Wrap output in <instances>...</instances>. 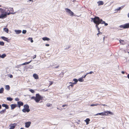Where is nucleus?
Listing matches in <instances>:
<instances>
[{
	"mask_svg": "<svg viewBox=\"0 0 129 129\" xmlns=\"http://www.w3.org/2000/svg\"><path fill=\"white\" fill-rule=\"evenodd\" d=\"M91 21H92L93 22L96 24V25H97L98 26L100 24H101L102 20L100 19L99 17L97 16H95L93 18H91Z\"/></svg>",
	"mask_w": 129,
	"mask_h": 129,
	"instance_id": "nucleus-1",
	"label": "nucleus"
},
{
	"mask_svg": "<svg viewBox=\"0 0 129 129\" xmlns=\"http://www.w3.org/2000/svg\"><path fill=\"white\" fill-rule=\"evenodd\" d=\"M43 98V97L41 96L39 93L36 94L35 97L32 96L31 98V99L34 100L37 103L39 102L40 100H42Z\"/></svg>",
	"mask_w": 129,
	"mask_h": 129,
	"instance_id": "nucleus-2",
	"label": "nucleus"
},
{
	"mask_svg": "<svg viewBox=\"0 0 129 129\" xmlns=\"http://www.w3.org/2000/svg\"><path fill=\"white\" fill-rule=\"evenodd\" d=\"M120 28H123L124 29L129 28V22L121 25L119 26Z\"/></svg>",
	"mask_w": 129,
	"mask_h": 129,
	"instance_id": "nucleus-3",
	"label": "nucleus"
},
{
	"mask_svg": "<svg viewBox=\"0 0 129 129\" xmlns=\"http://www.w3.org/2000/svg\"><path fill=\"white\" fill-rule=\"evenodd\" d=\"M66 11L71 16H73L74 15V13L73 12L71 11L68 8H67L66 9Z\"/></svg>",
	"mask_w": 129,
	"mask_h": 129,
	"instance_id": "nucleus-4",
	"label": "nucleus"
},
{
	"mask_svg": "<svg viewBox=\"0 0 129 129\" xmlns=\"http://www.w3.org/2000/svg\"><path fill=\"white\" fill-rule=\"evenodd\" d=\"M6 13H5V12L2 13L0 15L1 19H3L4 18H6L7 17V16L6 15Z\"/></svg>",
	"mask_w": 129,
	"mask_h": 129,
	"instance_id": "nucleus-5",
	"label": "nucleus"
},
{
	"mask_svg": "<svg viewBox=\"0 0 129 129\" xmlns=\"http://www.w3.org/2000/svg\"><path fill=\"white\" fill-rule=\"evenodd\" d=\"M31 122H26L25 123V127L26 128L28 127L31 124Z\"/></svg>",
	"mask_w": 129,
	"mask_h": 129,
	"instance_id": "nucleus-6",
	"label": "nucleus"
},
{
	"mask_svg": "<svg viewBox=\"0 0 129 129\" xmlns=\"http://www.w3.org/2000/svg\"><path fill=\"white\" fill-rule=\"evenodd\" d=\"M105 113L106 115H108V114H109L110 115H113V113L111 112V111H105Z\"/></svg>",
	"mask_w": 129,
	"mask_h": 129,
	"instance_id": "nucleus-7",
	"label": "nucleus"
},
{
	"mask_svg": "<svg viewBox=\"0 0 129 129\" xmlns=\"http://www.w3.org/2000/svg\"><path fill=\"white\" fill-rule=\"evenodd\" d=\"M16 124L15 123H14L13 124H11L10 126V128L9 129H13L15 127Z\"/></svg>",
	"mask_w": 129,
	"mask_h": 129,
	"instance_id": "nucleus-8",
	"label": "nucleus"
},
{
	"mask_svg": "<svg viewBox=\"0 0 129 129\" xmlns=\"http://www.w3.org/2000/svg\"><path fill=\"white\" fill-rule=\"evenodd\" d=\"M17 104L18 105V107H20L21 106H22L23 105V103L21 101H19L17 102Z\"/></svg>",
	"mask_w": 129,
	"mask_h": 129,
	"instance_id": "nucleus-9",
	"label": "nucleus"
},
{
	"mask_svg": "<svg viewBox=\"0 0 129 129\" xmlns=\"http://www.w3.org/2000/svg\"><path fill=\"white\" fill-rule=\"evenodd\" d=\"M105 115H106V114L105 113V112L104 111V112H103L97 113L95 115H94L96 116L98 115H100L102 116H104Z\"/></svg>",
	"mask_w": 129,
	"mask_h": 129,
	"instance_id": "nucleus-10",
	"label": "nucleus"
},
{
	"mask_svg": "<svg viewBox=\"0 0 129 129\" xmlns=\"http://www.w3.org/2000/svg\"><path fill=\"white\" fill-rule=\"evenodd\" d=\"M1 38L4 40L8 42H9V40L7 38H6L2 36L1 37Z\"/></svg>",
	"mask_w": 129,
	"mask_h": 129,
	"instance_id": "nucleus-11",
	"label": "nucleus"
},
{
	"mask_svg": "<svg viewBox=\"0 0 129 129\" xmlns=\"http://www.w3.org/2000/svg\"><path fill=\"white\" fill-rule=\"evenodd\" d=\"M14 31L17 34H19L21 32V31L20 30H15Z\"/></svg>",
	"mask_w": 129,
	"mask_h": 129,
	"instance_id": "nucleus-12",
	"label": "nucleus"
},
{
	"mask_svg": "<svg viewBox=\"0 0 129 129\" xmlns=\"http://www.w3.org/2000/svg\"><path fill=\"white\" fill-rule=\"evenodd\" d=\"M17 106V105L15 104H11V109H14L15 108H16Z\"/></svg>",
	"mask_w": 129,
	"mask_h": 129,
	"instance_id": "nucleus-13",
	"label": "nucleus"
},
{
	"mask_svg": "<svg viewBox=\"0 0 129 129\" xmlns=\"http://www.w3.org/2000/svg\"><path fill=\"white\" fill-rule=\"evenodd\" d=\"M97 3L98 4L99 6L103 5L104 4L103 2L102 1L98 2Z\"/></svg>",
	"mask_w": 129,
	"mask_h": 129,
	"instance_id": "nucleus-14",
	"label": "nucleus"
},
{
	"mask_svg": "<svg viewBox=\"0 0 129 129\" xmlns=\"http://www.w3.org/2000/svg\"><path fill=\"white\" fill-rule=\"evenodd\" d=\"M24 107L27 110H29V111H30V110L29 109V106L27 104L24 105Z\"/></svg>",
	"mask_w": 129,
	"mask_h": 129,
	"instance_id": "nucleus-15",
	"label": "nucleus"
},
{
	"mask_svg": "<svg viewBox=\"0 0 129 129\" xmlns=\"http://www.w3.org/2000/svg\"><path fill=\"white\" fill-rule=\"evenodd\" d=\"M2 106L4 107H5V109H8L9 108V106H8L6 104H3Z\"/></svg>",
	"mask_w": 129,
	"mask_h": 129,
	"instance_id": "nucleus-16",
	"label": "nucleus"
},
{
	"mask_svg": "<svg viewBox=\"0 0 129 129\" xmlns=\"http://www.w3.org/2000/svg\"><path fill=\"white\" fill-rule=\"evenodd\" d=\"M42 39L44 41H49L50 40L49 38L47 37H43L42 38Z\"/></svg>",
	"mask_w": 129,
	"mask_h": 129,
	"instance_id": "nucleus-17",
	"label": "nucleus"
},
{
	"mask_svg": "<svg viewBox=\"0 0 129 129\" xmlns=\"http://www.w3.org/2000/svg\"><path fill=\"white\" fill-rule=\"evenodd\" d=\"M22 111L24 112H28L30 111H29V110H27L26 109H25V108L23 109L22 110Z\"/></svg>",
	"mask_w": 129,
	"mask_h": 129,
	"instance_id": "nucleus-18",
	"label": "nucleus"
},
{
	"mask_svg": "<svg viewBox=\"0 0 129 129\" xmlns=\"http://www.w3.org/2000/svg\"><path fill=\"white\" fill-rule=\"evenodd\" d=\"M33 76L35 79H37L38 78V76L36 74H34Z\"/></svg>",
	"mask_w": 129,
	"mask_h": 129,
	"instance_id": "nucleus-19",
	"label": "nucleus"
},
{
	"mask_svg": "<svg viewBox=\"0 0 129 129\" xmlns=\"http://www.w3.org/2000/svg\"><path fill=\"white\" fill-rule=\"evenodd\" d=\"M5 13H6V15L7 16V15H10V14H15V12H9V13H7L6 12H5Z\"/></svg>",
	"mask_w": 129,
	"mask_h": 129,
	"instance_id": "nucleus-20",
	"label": "nucleus"
},
{
	"mask_svg": "<svg viewBox=\"0 0 129 129\" xmlns=\"http://www.w3.org/2000/svg\"><path fill=\"white\" fill-rule=\"evenodd\" d=\"M90 120L89 118H87L85 120V121L86 123V124L87 125L89 123V122L90 121Z\"/></svg>",
	"mask_w": 129,
	"mask_h": 129,
	"instance_id": "nucleus-21",
	"label": "nucleus"
},
{
	"mask_svg": "<svg viewBox=\"0 0 129 129\" xmlns=\"http://www.w3.org/2000/svg\"><path fill=\"white\" fill-rule=\"evenodd\" d=\"M6 110V109L2 110L0 111V113L1 114H3L5 112Z\"/></svg>",
	"mask_w": 129,
	"mask_h": 129,
	"instance_id": "nucleus-22",
	"label": "nucleus"
},
{
	"mask_svg": "<svg viewBox=\"0 0 129 129\" xmlns=\"http://www.w3.org/2000/svg\"><path fill=\"white\" fill-rule=\"evenodd\" d=\"M119 42L122 45H124L125 44V43L124 42V40H120Z\"/></svg>",
	"mask_w": 129,
	"mask_h": 129,
	"instance_id": "nucleus-23",
	"label": "nucleus"
},
{
	"mask_svg": "<svg viewBox=\"0 0 129 129\" xmlns=\"http://www.w3.org/2000/svg\"><path fill=\"white\" fill-rule=\"evenodd\" d=\"M5 88L8 90H9L10 89V86L9 85H6L5 86Z\"/></svg>",
	"mask_w": 129,
	"mask_h": 129,
	"instance_id": "nucleus-24",
	"label": "nucleus"
},
{
	"mask_svg": "<svg viewBox=\"0 0 129 129\" xmlns=\"http://www.w3.org/2000/svg\"><path fill=\"white\" fill-rule=\"evenodd\" d=\"M101 24H104L106 26H107L108 25V24L107 23H105V21H103V20L102 21V22L101 23Z\"/></svg>",
	"mask_w": 129,
	"mask_h": 129,
	"instance_id": "nucleus-25",
	"label": "nucleus"
},
{
	"mask_svg": "<svg viewBox=\"0 0 129 129\" xmlns=\"http://www.w3.org/2000/svg\"><path fill=\"white\" fill-rule=\"evenodd\" d=\"M4 30L7 33H8L9 31V29L8 28H4Z\"/></svg>",
	"mask_w": 129,
	"mask_h": 129,
	"instance_id": "nucleus-26",
	"label": "nucleus"
},
{
	"mask_svg": "<svg viewBox=\"0 0 129 129\" xmlns=\"http://www.w3.org/2000/svg\"><path fill=\"white\" fill-rule=\"evenodd\" d=\"M31 61V60H30V61L27 62H26L24 63H23L21 65H27L29 63H30Z\"/></svg>",
	"mask_w": 129,
	"mask_h": 129,
	"instance_id": "nucleus-27",
	"label": "nucleus"
},
{
	"mask_svg": "<svg viewBox=\"0 0 129 129\" xmlns=\"http://www.w3.org/2000/svg\"><path fill=\"white\" fill-rule=\"evenodd\" d=\"M83 78L81 77L80 78H79L78 79V80L80 82H83L84 81V80L83 79Z\"/></svg>",
	"mask_w": 129,
	"mask_h": 129,
	"instance_id": "nucleus-28",
	"label": "nucleus"
},
{
	"mask_svg": "<svg viewBox=\"0 0 129 129\" xmlns=\"http://www.w3.org/2000/svg\"><path fill=\"white\" fill-rule=\"evenodd\" d=\"M6 56V55L5 54H4L2 55H1L0 57L2 58H4Z\"/></svg>",
	"mask_w": 129,
	"mask_h": 129,
	"instance_id": "nucleus-29",
	"label": "nucleus"
},
{
	"mask_svg": "<svg viewBox=\"0 0 129 129\" xmlns=\"http://www.w3.org/2000/svg\"><path fill=\"white\" fill-rule=\"evenodd\" d=\"M7 99L8 100L10 101H12L13 100L12 98L10 97H7Z\"/></svg>",
	"mask_w": 129,
	"mask_h": 129,
	"instance_id": "nucleus-30",
	"label": "nucleus"
},
{
	"mask_svg": "<svg viewBox=\"0 0 129 129\" xmlns=\"http://www.w3.org/2000/svg\"><path fill=\"white\" fill-rule=\"evenodd\" d=\"M4 88L3 87L1 88L0 89V93H2L4 91Z\"/></svg>",
	"mask_w": 129,
	"mask_h": 129,
	"instance_id": "nucleus-31",
	"label": "nucleus"
},
{
	"mask_svg": "<svg viewBox=\"0 0 129 129\" xmlns=\"http://www.w3.org/2000/svg\"><path fill=\"white\" fill-rule=\"evenodd\" d=\"M28 40H30L31 43H33V38H29L28 39Z\"/></svg>",
	"mask_w": 129,
	"mask_h": 129,
	"instance_id": "nucleus-32",
	"label": "nucleus"
},
{
	"mask_svg": "<svg viewBox=\"0 0 129 129\" xmlns=\"http://www.w3.org/2000/svg\"><path fill=\"white\" fill-rule=\"evenodd\" d=\"M124 7V6H121V7H119L118 9H117V10H120L121 9H122Z\"/></svg>",
	"mask_w": 129,
	"mask_h": 129,
	"instance_id": "nucleus-33",
	"label": "nucleus"
},
{
	"mask_svg": "<svg viewBox=\"0 0 129 129\" xmlns=\"http://www.w3.org/2000/svg\"><path fill=\"white\" fill-rule=\"evenodd\" d=\"M4 43L3 42H0V45L2 46H4Z\"/></svg>",
	"mask_w": 129,
	"mask_h": 129,
	"instance_id": "nucleus-34",
	"label": "nucleus"
},
{
	"mask_svg": "<svg viewBox=\"0 0 129 129\" xmlns=\"http://www.w3.org/2000/svg\"><path fill=\"white\" fill-rule=\"evenodd\" d=\"M98 105L97 104H92L90 105V106H97Z\"/></svg>",
	"mask_w": 129,
	"mask_h": 129,
	"instance_id": "nucleus-35",
	"label": "nucleus"
},
{
	"mask_svg": "<svg viewBox=\"0 0 129 129\" xmlns=\"http://www.w3.org/2000/svg\"><path fill=\"white\" fill-rule=\"evenodd\" d=\"M26 33V30H22V33L23 34H25Z\"/></svg>",
	"mask_w": 129,
	"mask_h": 129,
	"instance_id": "nucleus-36",
	"label": "nucleus"
},
{
	"mask_svg": "<svg viewBox=\"0 0 129 129\" xmlns=\"http://www.w3.org/2000/svg\"><path fill=\"white\" fill-rule=\"evenodd\" d=\"M73 81L75 82H76V83L78 82V80L75 78L74 79H73Z\"/></svg>",
	"mask_w": 129,
	"mask_h": 129,
	"instance_id": "nucleus-37",
	"label": "nucleus"
},
{
	"mask_svg": "<svg viewBox=\"0 0 129 129\" xmlns=\"http://www.w3.org/2000/svg\"><path fill=\"white\" fill-rule=\"evenodd\" d=\"M0 11L2 13H4V10L2 8H0Z\"/></svg>",
	"mask_w": 129,
	"mask_h": 129,
	"instance_id": "nucleus-38",
	"label": "nucleus"
},
{
	"mask_svg": "<svg viewBox=\"0 0 129 129\" xmlns=\"http://www.w3.org/2000/svg\"><path fill=\"white\" fill-rule=\"evenodd\" d=\"M29 91L32 93H34L35 92V91L34 90L32 89H30L29 90Z\"/></svg>",
	"mask_w": 129,
	"mask_h": 129,
	"instance_id": "nucleus-39",
	"label": "nucleus"
},
{
	"mask_svg": "<svg viewBox=\"0 0 129 129\" xmlns=\"http://www.w3.org/2000/svg\"><path fill=\"white\" fill-rule=\"evenodd\" d=\"M46 106L48 107H50L51 106V105L49 103H47L46 104Z\"/></svg>",
	"mask_w": 129,
	"mask_h": 129,
	"instance_id": "nucleus-40",
	"label": "nucleus"
},
{
	"mask_svg": "<svg viewBox=\"0 0 129 129\" xmlns=\"http://www.w3.org/2000/svg\"><path fill=\"white\" fill-rule=\"evenodd\" d=\"M95 27L98 29V30H100V28H101V27H100V28H99L98 26H97V25H95Z\"/></svg>",
	"mask_w": 129,
	"mask_h": 129,
	"instance_id": "nucleus-41",
	"label": "nucleus"
},
{
	"mask_svg": "<svg viewBox=\"0 0 129 129\" xmlns=\"http://www.w3.org/2000/svg\"><path fill=\"white\" fill-rule=\"evenodd\" d=\"M9 9L10 10V11H13V8H10Z\"/></svg>",
	"mask_w": 129,
	"mask_h": 129,
	"instance_id": "nucleus-42",
	"label": "nucleus"
},
{
	"mask_svg": "<svg viewBox=\"0 0 129 129\" xmlns=\"http://www.w3.org/2000/svg\"><path fill=\"white\" fill-rule=\"evenodd\" d=\"M93 73V72L92 71H91L89 73H86V75H88L89 74H92Z\"/></svg>",
	"mask_w": 129,
	"mask_h": 129,
	"instance_id": "nucleus-43",
	"label": "nucleus"
},
{
	"mask_svg": "<svg viewBox=\"0 0 129 129\" xmlns=\"http://www.w3.org/2000/svg\"><path fill=\"white\" fill-rule=\"evenodd\" d=\"M87 75H86V74L85 75H84V76H82V78H85V77H86V76Z\"/></svg>",
	"mask_w": 129,
	"mask_h": 129,
	"instance_id": "nucleus-44",
	"label": "nucleus"
},
{
	"mask_svg": "<svg viewBox=\"0 0 129 129\" xmlns=\"http://www.w3.org/2000/svg\"><path fill=\"white\" fill-rule=\"evenodd\" d=\"M50 86L52 84H53V82H52V81H50Z\"/></svg>",
	"mask_w": 129,
	"mask_h": 129,
	"instance_id": "nucleus-45",
	"label": "nucleus"
},
{
	"mask_svg": "<svg viewBox=\"0 0 129 129\" xmlns=\"http://www.w3.org/2000/svg\"><path fill=\"white\" fill-rule=\"evenodd\" d=\"M15 100L16 101H19V99L18 98H16Z\"/></svg>",
	"mask_w": 129,
	"mask_h": 129,
	"instance_id": "nucleus-46",
	"label": "nucleus"
},
{
	"mask_svg": "<svg viewBox=\"0 0 129 129\" xmlns=\"http://www.w3.org/2000/svg\"><path fill=\"white\" fill-rule=\"evenodd\" d=\"M102 33L101 32H100L98 33L97 34V35L98 36V35L99 34H102Z\"/></svg>",
	"mask_w": 129,
	"mask_h": 129,
	"instance_id": "nucleus-47",
	"label": "nucleus"
},
{
	"mask_svg": "<svg viewBox=\"0 0 129 129\" xmlns=\"http://www.w3.org/2000/svg\"><path fill=\"white\" fill-rule=\"evenodd\" d=\"M70 83L73 84H76V82H74L73 83L70 82Z\"/></svg>",
	"mask_w": 129,
	"mask_h": 129,
	"instance_id": "nucleus-48",
	"label": "nucleus"
},
{
	"mask_svg": "<svg viewBox=\"0 0 129 129\" xmlns=\"http://www.w3.org/2000/svg\"><path fill=\"white\" fill-rule=\"evenodd\" d=\"M9 77L10 78H13V75H10V76H9Z\"/></svg>",
	"mask_w": 129,
	"mask_h": 129,
	"instance_id": "nucleus-49",
	"label": "nucleus"
},
{
	"mask_svg": "<svg viewBox=\"0 0 129 129\" xmlns=\"http://www.w3.org/2000/svg\"><path fill=\"white\" fill-rule=\"evenodd\" d=\"M36 55H34V56H33V59H34L35 58H36Z\"/></svg>",
	"mask_w": 129,
	"mask_h": 129,
	"instance_id": "nucleus-50",
	"label": "nucleus"
},
{
	"mask_svg": "<svg viewBox=\"0 0 129 129\" xmlns=\"http://www.w3.org/2000/svg\"><path fill=\"white\" fill-rule=\"evenodd\" d=\"M45 46H49V45L48 44H45Z\"/></svg>",
	"mask_w": 129,
	"mask_h": 129,
	"instance_id": "nucleus-51",
	"label": "nucleus"
},
{
	"mask_svg": "<svg viewBox=\"0 0 129 129\" xmlns=\"http://www.w3.org/2000/svg\"><path fill=\"white\" fill-rule=\"evenodd\" d=\"M66 105H62V107H64L66 106Z\"/></svg>",
	"mask_w": 129,
	"mask_h": 129,
	"instance_id": "nucleus-52",
	"label": "nucleus"
},
{
	"mask_svg": "<svg viewBox=\"0 0 129 129\" xmlns=\"http://www.w3.org/2000/svg\"><path fill=\"white\" fill-rule=\"evenodd\" d=\"M59 67V66H57L56 67H55V69L56 68H58V67Z\"/></svg>",
	"mask_w": 129,
	"mask_h": 129,
	"instance_id": "nucleus-53",
	"label": "nucleus"
},
{
	"mask_svg": "<svg viewBox=\"0 0 129 129\" xmlns=\"http://www.w3.org/2000/svg\"><path fill=\"white\" fill-rule=\"evenodd\" d=\"M101 105H102V106H107V105H106L105 104H102Z\"/></svg>",
	"mask_w": 129,
	"mask_h": 129,
	"instance_id": "nucleus-54",
	"label": "nucleus"
},
{
	"mask_svg": "<svg viewBox=\"0 0 129 129\" xmlns=\"http://www.w3.org/2000/svg\"><path fill=\"white\" fill-rule=\"evenodd\" d=\"M69 86H71L72 87H73V84H71Z\"/></svg>",
	"mask_w": 129,
	"mask_h": 129,
	"instance_id": "nucleus-55",
	"label": "nucleus"
},
{
	"mask_svg": "<svg viewBox=\"0 0 129 129\" xmlns=\"http://www.w3.org/2000/svg\"><path fill=\"white\" fill-rule=\"evenodd\" d=\"M121 73L122 74H124L125 73V72L124 71H122L121 72Z\"/></svg>",
	"mask_w": 129,
	"mask_h": 129,
	"instance_id": "nucleus-56",
	"label": "nucleus"
},
{
	"mask_svg": "<svg viewBox=\"0 0 129 129\" xmlns=\"http://www.w3.org/2000/svg\"><path fill=\"white\" fill-rule=\"evenodd\" d=\"M127 77L129 79V74L127 75Z\"/></svg>",
	"mask_w": 129,
	"mask_h": 129,
	"instance_id": "nucleus-57",
	"label": "nucleus"
},
{
	"mask_svg": "<svg viewBox=\"0 0 129 129\" xmlns=\"http://www.w3.org/2000/svg\"><path fill=\"white\" fill-rule=\"evenodd\" d=\"M127 16L128 18H129V13L127 14Z\"/></svg>",
	"mask_w": 129,
	"mask_h": 129,
	"instance_id": "nucleus-58",
	"label": "nucleus"
},
{
	"mask_svg": "<svg viewBox=\"0 0 129 129\" xmlns=\"http://www.w3.org/2000/svg\"><path fill=\"white\" fill-rule=\"evenodd\" d=\"M2 108L1 106V105H0V109H1Z\"/></svg>",
	"mask_w": 129,
	"mask_h": 129,
	"instance_id": "nucleus-59",
	"label": "nucleus"
},
{
	"mask_svg": "<svg viewBox=\"0 0 129 129\" xmlns=\"http://www.w3.org/2000/svg\"><path fill=\"white\" fill-rule=\"evenodd\" d=\"M29 1H32V2H33V0H29Z\"/></svg>",
	"mask_w": 129,
	"mask_h": 129,
	"instance_id": "nucleus-60",
	"label": "nucleus"
},
{
	"mask_svg": "<svg viewBox=\"0 0 129 129\" xmlns=\"http://www.w3.org/2000/svg\"><path fill=\"white\" fill-rule=\"evenodd\" d=\"M98 33L101 32L100 31V30H98Z\"/></svg>",
	"mask_w": 129,
	"mask_h": 129,
	"instance_id": "nucleus-61",
	"label": "nucleus"
},
{
	"mask_svg": "<svg viewBox=\"0 0 129 129\" xmlns=\"http://www.w3.org/2000/svg\"><path fill=\"white\" fill-rule=\"evenodd\" d=\"M20 129H24L23 128H21Z\"/></svg>",
	"mask_w": 129,
	"mask_h": 129,
	"instance_id": "nucleus-62",
	"label": "nucleus"
},
{
	"mask_svg": "<svg viewBox=\"0 0 129 129\" xmlns=\"http://www.w3.org/2000/svg\"><path fill=\"white\" fill-rule=\"evenodd\" d=\"M69 48H70V47H68V48H67H67L66 49H69Z\"/></svg>",
	"mask_w": 129,
	"mask_h": 129,
	"instance_id": "nucleus-63",
	"label": "nucleus"
},
{
	"mask_svg": "<svg viewBox=\"0 0 129 129\" xmlns=\"http://www.w3.org/2000/svg\"><path fill=\"white\" fill-rule=\"evenodd\" d=\"M1 7V5H0V7Z\"/></svg>",
	"mask_w": 129,
	"mask_h": 129,
	"instance_id": "nucleus-64",
	"label": "nucleus"
}]
</instances>
